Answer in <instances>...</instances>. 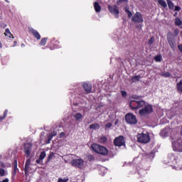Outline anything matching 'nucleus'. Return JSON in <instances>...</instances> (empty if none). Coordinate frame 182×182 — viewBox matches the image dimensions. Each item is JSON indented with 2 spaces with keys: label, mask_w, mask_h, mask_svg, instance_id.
Instances as JSON below:
<instances>
[{
  "label": "nucleus",
  "mask_w": 182,
  "mask_h": 182,
  "mask_svg": "<svg viewBox=\"0 0 182 182\" xmlns=\"http://www.w3.org/2000/svg\"><path fill=\"white\" fill-rule=\"evenodd\" d=\"M125 12H126V14H127L128 18L133 17V14L132 13V11H129L127 8L125 9Z\"/></svg>",
  "instance_id": "nucleus-29"
},
{
  "label": "nucleus",
  "mask_w": 182,
  "mask_h": 182,
  "mask_svg": "<svg viewBox=\"0 0 182 182\" xmlns=\"http://www.w3.org/2000/svg\"><path fill=\"white\" fill-rule=\"evenodd\" d=\"M150 113H153V106L151 105H146L142 109L139 110L140 116H147V114H150Z\"/></svg>",
  "instance_id": "nucleus-4"
},
{
  "label": "nucleus",
  "mask_w": 182,
  "mask_h": 182,
  "mask_svg": "<svg viewBox=\"0 0 182 182\" xmlns=\"http://www.w3.org/2000/svg\"><path fill=\"white\" fill-rule=\"evenodd\" d=\"M125 120L128 124H136L137 119L133 114H127L125 116Z\"/></svg>",
  "instance_id": "nucleus-7"
},
{
  "label": "nucleus",
  "mask_w": 182,
  "mask_h": 182,
  "mask_svg": "<svg viewBox=\"0 0 182 182\" xmlns=\"http://www.w3.org/2000/svg\"><path fill=\"white\" fill-rule=\"evenodd\" d=\"M122 2H126V0H119L117 1L118 5H120V4H122Z\"/></svg>",
  "instance_id": "nucleus-44"
},
{
  "label": "nucleus",
  "mask_w": 182,
  "mask_h": 182,
  "mask_svg": "<svg viewBox=\"0 0 182 182\" xmlns=\"http://www.w3.org/2000/svg\"><path fill=\"white\" fill-rule=\"evenodd\" d=\"M176 89L178 93H182V79L176 84Z\"/></svg>",
  "instance_id": "nucleus-18"
},
{
  "label": "nucleus",
  "mask_w": 182,
  "mask_h": 182,
  "mask_svg": "<svg viewBox=\"0 0 182 182\" xmlns=\"http://www.w3.org/2000/svg\"><path fill=\"white\" fill-rule=\"evenodd\" d=\"M139 101L132 100L131 101L129 104V107L132 110H137V106H138Z\"/></svg>",
  "instance_id": "nucleus-15"
},
{
  "label": "nucleus",
  "mask_w": 182,
  "mask_h": 182,
  "mask_svg": "<svg viewBox=\"0 0 182 182\" xmlns=\"http://www.w3.org/2000/svg\"><path fill=\"white\" fill-rule=\"evenodd\" d=\"M2 48V43L0 41V48Z\"/></svg>",
  "instance_id": "nucleus-56"
},
{
  "label": "nucleus",
  "mask_w": 182,
  "mask_h": 182,
  "mask_svg": "<svg viewBox=\"0 0 182 182\" xmlns=\"http://www.w3.org/2000/svg\"><path fill=\"white\" fill-rule=\"evenodd\" d=\"M108 10L109 11L110 14L114 15L115 18H119V14H120V11H119V7L116 5L113 6H108Z\"/></svg>",
  "instance_id": "nucleus-8"
},
{
  "label": "nucleus",
  "mask_w": 182,
  "mask_h": 182,
  "mask_svg": "<svg viewBox=\"0 0 182 182\" xmlns=\"http://www.w3.org/2000/svg\"><path fill=\"white\" fill-rule=\"evenodd\" d=\"M178 48L180 50V52L182 53V44L178 46Z\"/></svg>",
  "instance_id": "nucleus-43"
},
{
  "label": "nucleus",
  "mask_w": 182,
  "mask_h": 182,
  "mask_svg": "<svg viewBox=\"0 0 182 182\" xmlns=\"http://www.w3.org/2000/svg\"><path fill=\"white\" fill-rule=\"evenodd\" d=\"M114 146H117L118 147H122V146H124V137H123V136H119V137L116 138L114 140Z\"/></svg>",
  "instance_id": "nucleus-10"
},
{
  "label": "nucleus",
  "mask_w": 182,
  "mask_h": 182,
  "mask_svg": "<svg viewBox=\"0 0 182 182\" xmlns=\"http://www.w3.org/2000/svg\"><path fill=\"white\" fill-rule=\"evenodd\" d=\"M8 114V109H5L4 113V117H0V120H4L6 117V115Z\"/></svg>",
  "instance_id": "nucleus-34"
},
{
  "label": "nucleus",
  "mask_w": 182,
  "mask_h": 182,
  "mask_svg": "<svg viewBox=\"0 0 182 182\" xmlns=\"http://www.w3.org/2000/svg\"><path fill=\"white\" fill-rule=\"evenodd\" d=\"M158 4L162 6V8H167V3L164 0H158Z\"/></svg>",
  "instance_id": "nucleus-21"
},
{
  "label": "nucleus",
  "mask_w": 182,
  "mask_h": 182,
  "mask_svg": "<svg viewBox=\"0 0 182 182\" xmlns=\"http://www.w3.org/2000/svg\"><path fill=\"white\" fill-rule=\"evenodd\" d=\"M60 136V137H63V136H65V133L64 132H61Z\"/></svg>",
  "instance_id": "nucleus-52"
},
{
  "label": "nucleus",
  "mask_w": 182,
  "mask_h": 182,
  "mask_svg": "<svg viewBox=\"0 0 182 182\" xmlns=\"http://www.w3.org/2000/svg\"><path fill=\"white\" fill-rule=\"evenodd\" d=\"M107 141V138L106 136H102L99 139V143L103 144Z\"/></svg>",
  "instance_id": "nucleus-26"
},
{
  "label": "nucleus",
  "mask_w": 182,
  "mask_h": 182,
  "mask_svg": "<svg viewBox=\"0 0 182 182\" xmlns=\"http://www.w3.org/2000/svg\"><path fill=\"white\" fill-rule=\"evenodd\" d=\"M52 139H53V135H51V134H50V135L48 136V139L52 140Z\"/></svg>",
  "instance_id": "nucleus-48"
},
{
  "label": "nucleus",
  "mask_w": 182,
  "mask_h": 182,
  "mask_svg": "<svg viewBox=\"0 0 182 182\" xmlns=\"http://www.w3.org/2000/svg\"><path fill=\"white\" fill-rule=\"evenodd\" d=\"M175 25H176V26H180L181 25H182V21L180 20L178 18H176Z\"/></svg>",
  "instance_id": "nucleus-25"
},
{
  "label": "nucleus",
  "mask_w": 182,
  "mask_h": 182,
  "mask_svg": "<svg viewBox=\"0 0 182 182\" xmlns=\"http://www.w3.org/2000/svg\"><path fill=\"white\" fill-rule=\"evenodd\" d=\"M132 22L135 23H141L143 22V16L141 15V12H136L132 17Z\"/></svg>",
  "instance_id": "nucleus-9"
},
{
  "label": "nucleus",
  "mask_w": 182,
  "mask_h": 182,
  "mask_svg": "<svg viewBox=\"0 0 182 182\" xmlns=\"http://www.w3.org/2000/svg\"><path fill=\"white\" fill-rule=\"evenodd\" d=\"M6 1V2H7L8 4H9V1H8V0H5Z\"/></svg>",
  "instance_id": "nucleus-58"
},
{
  "label": "nucleus",
  "mask_w": 182,
  "mask_h": 182,
  "mask_svg": "<svg viewBox=\"0 0 182 182\" xmlns=\"http://www.w3.org/2000/svg\"><path fill=\"white\" fill-rule=\"evenodd\" d=\"M23 46H25V44H24V43H22V44H21V48H23Z\"/></svg>",
  "instance_id": "nucleus-57"
},
{
  "label": "nucleus",
  "mask_w": 182,
  "mask_h": 182,
  "mask_svg": "<svg viewBox=\"0 0 182 182\" xmlns=\"http://www.w3.org/2000/svg\"><path fill=\"white\" fill-rule=\"evenodd\" d=\"M91 149L97 154H101L102 156H107L109 154V150L103 146H100L97 144H92L91 145Z\"/></svg>",
  "instance_id": "nucleus-2"
},
{
  "label": "nucleus",
  "mask_w": 182,
  "mask_h": 182,
  "mask_svg": "<svg viewBox=\"0 0 182 182\" xmlns=\"http://www.w3.org/2000/svg\"><path fill=\"white\" fill-rule=\"evenodd\" d=\"M133 99H139V96L137 95H134L132 96Z\"/></svg>",
  "instance_id": "nucleus-50"
},
{
  "label": "nucleus",
  "mask_w": 182,
  "mask_h": 182,
  "mask_svg": "<svg viewBox=\"0 0 182 182\" xmlns=\"http://www.w3.org/2000/svg\"><path fill=\"white\" fill-rule=\"evenodd\" d=\"M50 134L53 135V137H55V136H56V134H57V132H53Z\"/></svg>",
  "instance_id": "nucleus-47"
},
{
  "label": "nucleus",
  "mask_w": 182,
  "mask_h": 182,
  "mask_svg": "<svg viewBox=\"0 0 182 182\" xmlns=\"http://www.w3.org/2000/svg\"><path fill=\"white\" fill-rule=\"evenodd\" d=\"M31 152H32V144H26L24 145V153L26 154V156H31Z\"/></svg>",
  "instance_id": "nucleus-12"
},
{
  "label": "nucleus",
  "mask_w": 182,
  "mask_h": 182,
  "mask_svg": "<svg viewBox=\"0 0 182 182\" xmlns=\"http://www.w3.org/2000/svg\"><path fill=\"white\" fill-rule=\"evenodd\" d=\"M17 171H18V161L15 160L14 163L13 176H16Z\"/></svg>",
  "instance_id": "nucleus-16"
},
{
  "label": "nucleus",
  "mask_w": 182,
  "mask_h": 182,
  "mask_svg": "<svg viewBox=\"0 0 182 182\" xmlns=\"http://www.w3.org/2000/svg\"><path fill=\"white\" fill-rule=\"evenodd\" d=\"M25 167V173H26L28 171V168H29V161H26Z\"/></svg>",
  "instance_id": "nucleus-37"
},
{
  "label": "nucleus",
  "mask_w": 182,
  "mask_h": 182,
  "mask_svg": "<svg viewBox=\"0 0 182 182\" xmlns=\"http://www.w3.org/2000/svg\"><path fill=\"white\" fill-rule=\"evenodd\" d=\"M119 124V119H117L114 122L115 126H117V124Z\"/></svg>",
  "instance_id": "nucleus-49"
},
{
  "label": "nucleus",
  "mask_w": 182,
  "mask_h": 182,
  "mask_svg": "<svg viewBox=\"0 0 182 182\" xmlns=\"http://www.w3.org/2000/svg\"><path fill=\"white\" fill-rule=\"evenodd\" d=\"M82 87H83L85 92L87 94H89V93H90V92H92V84L83 82Z\"/></svg>",
  "instance_id": "nucleus-13"
},
{
  "label": "nucleus",
  "mask_w": 182,
  "mask_h": 182,
  "mask_svg": "<svg viewBox=\"0 0 182 182\" xmlns=\"http://www.w3.org/2000/svg\"><path fill=\"white\" fill-rule=\"evenodd\" d=\"M140 79H141V77L140 75H134L132 78V81L135 83V82H139Z\"/></svg>",
  "instance_id": "nucleus-22"
},
{
  "label": "nucleus",
  "mask_w": 182,
  "mask_h": 182,
  "mask_svg": "<svg viewBox=\"0 0 182 182\" xmlns=\"http://www.w3.org/2000/svg\"><path fill=\"white\" fill-rule=\"evenodd\" d=\"M45 157H46V152L42 151L39 156L40 160H43V159H45Z\"/></svg>",
  "instance_id": "nucleus-30"
},
{
  "label": "nucleus",
  "mask_w": 182,
  "mask_h": 182,
  "mask_svg": "<svg viewBox=\"0 0 182 182\" xmlns=\"http://www.w3.org/2000/svg\"><path fill=\"white\" fill-rule=\"evenodd\" d=\"M42 161V159H41V158H39L38 159L36 160V163L38 164H41V162Z\"/></svg>",
  "instance_id": "nucleus-45"
},
{
  "label": "nucleus",
  "mask_w": 182,
  "mask_h": 182,
  "mask_svg": "<svg viewBox=\"0 0 182 182\" xmlns=\"http://www.w3.org/2000/svg\"><path fill=\"white\" fill-rule=\"evenodd\" d=\"M167 41L169 43L171 49L174 50L176 49V38H174V36L171 32H168L167 34Z\"/></svg>",
  "instance_id": "nucleus-6"
},
{
  "label": "nucleus",
  "mask_w": 182,
  "mask_h": 182,
  "mask_svg": "<svg viewBox=\"0 0 182 182\" xmlns=\"http://www.w3.org/2000/svg\"><path fill=\"white\" fill-rule=\"evenodd\" d=\"M136 137L139 143L146 144V143H149V141H150V135H149V133L138 134L136 135Z\"/></svg>",
  "instance_id": "nucleus-3"
},
{
  "label": "nucleus",
  "mask_w": 182,
  "mask_h": 182,
  "mask_svg": "<svg viewBox=\"0 0 182 182\" xmlns=\"http://www.w3.org/2000/svg\"><path fill=\"white\" fill-rule=\"evenodd\" d=\"M100 128V126L99 125V124H92L90 125V129H93L94 130H96Z\"/></svg>",
  "instance_id": "nucleus-23"
},
{
  "label": "nucleus",
  "mask_w": 182,
  "mask_h": 182,
  "mask_svg": "<svg viewBox=\"0 0 182 182\" xmlns=\"http://www.w3.org/2000/svg\"><path fill=\"white\" fill-rule=\"evenodd\" d=\"M94 8L95 9V11L97 12H100V11L102 10V7H100V5H99L98 2L94 3Z\"/></svg>",
  "instance_id": "nucleus-20"
},
{
  "label": "nucleus",
  "mask_w": 182,
  "mask_h": 182,
  "mask_svg": "<svg viewBox=\"0 0 182 182\" xmlns=\"http://www.w3.org/2000/svg\"><path fill=\"white\" fill-rule=\"evenodd\" d=\"M106 129H110L112 127V123L109 122L105 125Z\"/></svg>",
  "instance_id": "nucleus-40"
},
{
  "label": "nucleus",
  "mask_w": 182,
  "mask_h": 182,
  "mask_svg": "<svg viewBox=\"0 0 182 182\" xmlns=\"http://www.w3.org/2000/svg\"><path fill=\"white\" fill-rule=\"evenodd\" d=\"M1 167H4V168H5L6 167V166H5V164H1Z\"/></svg>",
  "instance_id": "nucleus-53"
},
{
  "label": "nucleus",
  "mask_w": 182,
  "mask_h": 182,
  "mask_svg": "<svg viewBox=\"0 0 182 182\" xmlns=\"http://www.w3.org/2000/svg\"><path fill=\"white\" fill-rule=\"evenodd\" d=\"M2 182H9V179L6 178V179L3 180Z\"/></svg>",
  "instance_id": "nucleus-51"
},
{
  "label": "nucleus",
  "mask_w": 182,
  "mask_h": 182,
  "mask_svg": "<svg viewBox=\"0 0 182 182\" xmlns=\"http://www.w3.org/2000/svg\"><path fill=\"white\" fill-rule=\"evenodd\" d=\"M170 134H171V129L168 127L162 129L160 133L161 137H167V136H170Z\"/></svg>",
  "instance_id": "nucleus-11"
},
{
  "label": "nucleus",
  "mask_w": 182,
  "mask_h": 182,
  "mask_svg": "<svg viewBox=\"0 0 182 182\" xmlns=\"http://www.w3.org/2000/svg\"><path fill=\"white\" fill-rule=\"evenodd\" d=\"M74 118L75 119V120L79 122V120H82V119H83V115L81 113L77 112L74 114Z\"/></svg>",
  "instance_id": "nucleus-17"
},
{
  "label": "nucleus",
  "mask_w": 182,
  "mask_h": 182,
  "mask_svg": "<svg viewBox=\"0 0 182 182\" xmlns=\"http://www.w3.org/2000/svg\"><path fill=\"white\" fill-rule=\"evenodd\" d=\"M154 42V37H151L149 41H148V43L149 45H153V43Z\"/></svg>",
  "instance_id": "nucleus-36"
},
{
  "label": "nucleus",
  "mask_w": 182,
  "mask_h": 182,
  "mask_svg": "<svg viewBox=\"0 0 182 182\" xmlns=\"http://www.w3.org/2000/svg\"><path fill=\"white\" fill-rule=\"evenodd\" d=\"M121 93L123 97H126V96H127V92L126 91H122Z\"/></svg>",
  "instance_id": "nucleus-39"
},
{
  "label": "nucleus",
  "mask_w": 182,
  "mask_h": 182,
  "mask_svg": "<svg viewBox=\"0 0 182 182\" xmlns=\"http://www.w3.org/2000/svg\"><path fill=\"white\" fill-rule=\"evenodd\" d=\"M154 59L156 62H161V55H156Z\"/></svg>",
  "instance_id": "nucleus-33"
},
{
  "label": "nucleus",
  "mask_w": 182,
  "mask_h": 182,
  "mask_svg": "<svg viewBox=\"0 0 182 182\" xmlns=\"http://www.w3.org/2000/svg\"><path fill=\"white\" fill-rule=\"evenodd\" d=\"M49 143H50V140H49V139L47 141V144H49Z\"/></svg>",
  "instance_id": "nucleus-54"
},
{
  "label": "nucleus",
  "mask_w": 182,
  "mask_h": 182,
  "mask_svg": "<svg viewBox=\"0 0 182 182\" xmlns=\"http://www.w3.org/2000/svg\"><path fill=\"white\" fill-rule=\"evenodd\" d=\"M1 28H6L8 26L6 25V23H1V25H0Z\"/></svg>",
  "instance_id": "nucleus-41"
},
{
  "label": "nucleus",
  "mask_w": 182,
  "mask_h": 182,
  "mask_svg": "<svg viewBox=\"0 0 182 182\" xmlns=\"http://www.w3.org/2000/svg\"><path fill=\"white\" fill-rule=\"evenodd\" d=\"M4 35H5V36H9V38H11V36H12V34L11 33V31H9V28H6L5 30Z\"/></svg>",
  "instance_id": "nucleus-27"
},
{
  "label": "nucleus",
  "mask_w": 182,
  "mask_h": 182,
  "mask_svg": "<svg viewBox=\"0 0 182 182\" xmlns=\"http://www.w3.org/2000/svg\"><path fill=\"white\" fill-rule=\"evenodd\" d=\"M47 41H48V38H42L40 43L41 46H45V45H46Z\"/></svg>",
  "instance_id": "nucleus-28"
},
{
  "label": "nucleus",
  "mask_w": 182,
  "mask_h": 182,
  "mask_svg": "<svg viewBox=\"0 0 182 182\" xmlns=\"http://www.w3.org/2000/svg\"><path fill=\"white\" fill-rule=\"evenodd\" d=\"M146 105V101L141 100L138 101L137 109H141V107H144Z\"/></svg>",
  "instance_id": "nucleus-19"
},
{
  "label": "nucleus",
  "mask_w": 182,
  "mask_h": 182,
  "mask_svg": "<svg viewBox=\"0 0 182 182\" xmlns=\"http://www.w3.org/2000/svg\"><path fill=\"white\" fill-rule=\"evenodd\" d=\"M172 147L173 151H178V153L182 152V139H178L172 143Z\"/></svg>",
  "instance_id": "nucleus-5"
},
{
  "label": "nucleus",
  "mask_w": 182,
  "mask_h": 182,
  "mask_svg": "<svg viewBox=\"0 0 182 182\" xmlns=\"http://www.w3.org/2000/svg\"><path fill=\"white\" fill-rule=\"evenodd\" d=\"M68 181H69V178H58V182H68Z\"/></svg>",
  "instance_id": "nucleus-32"
},
{
  "label": "nucleus",
  "mask_w": 182,
  "mask_h": 182,
  "mask_svg": "<svg viewBox=\"0 0 182 182\" xmlns=\"http://www.w3.org/2000/svg\"><path fill=\"white\" fill-rule=\"evenodd\" d=\"M54 156H55V153L51 152L50 154V155L48 156V160H52V159L53 158Z\"/></svg>",
  "instance_id": "nucleus-38"
},
{
  "label": "nucleus",
  "mask_w": 182,
  "mask_h": 182,
  "mask_svg": "<svg viewBox=\"0 0 182 182\" xmlns=\"http://www.w3.org/2000/svg\"><path fill=\"white\" fill-rule=\"evenodd\" d=\"M14 46H16L17 42H16V41H14Z\"/></svg>",
  "instance_id": "nucleus-55"
},
{
  "label": "nucleus",
  "mask_w": 182,
  "mask_h": 182,
  "mask_svg": "<svg viewBox=\"0 0 182 182\" xmlns=\"http://www.w3.org/2000/svg\"><path fill=\"white\" fill-rule=\"evenodd\" d=\"M6 172L3 168H0V177H4L5 176Z\"/></svg>",
  "instance_id": "nucleus-35"
},
{
  "label": "nucleus",
  "mask_w": 182,
  "mask_h": 182,
  "mask_svg": "<svg viewBox=\"0 0 182 182\" xmlns=\"http://www.w3.org/2000/svg\"><path fill=\"white\" fill-rule=\"evenodd\" d=\"M149 157L151 158V159H154V153L151 152V153L149 154Z\"/></svg>",
  "instance_id": "nucleus-42"
},
{
  "label": "nucleus",
  "mask_w": 182,
  "mask_h": 182,
  "mask_svg": "<svg viewBox=\"0 0 182 182\" xmlns=\"http://www.w3.org/2000/svg\"><path fill=\"white\" fill-rule=\"evenodd\" d=\"M167 4L169 8V9H174V4L171 0H167Z\"/></svg>",
  "instance_id": "nucleus-24"
},
{
  "label": "nucleus",
  "mask_w": 182,
  "mask_h": 182,
  "mask_svg": "<svg viewBox=\"0 0 182 182\" xmlns=\"http://www.w3.org/2000/svg\"><path fill=\"white\" fill-rule=\"evenodd\" d=\"M175 11H180V6H175Z\"/></svg>",
  "instance_id": "nucleus-46"
},
{
  "label": "nucleus",
  "mask_w": 182,
  "mask_h": 182,
  "mask_svg": "<svg viewBox=\"0 0 182 182\" xmlns=\"http://www.w3.org/2000/svg\"><path fill=\"white\" fill-rule=\"evenodd\" d=\"M65 163H70L73 167L82 168L85 166V161L82 159H73V155L70 154L64 158Z\"/></svg>",
  "instance_id": "nucleus-1"
},
{
  "label": "nucleus",
  "mask_w": 182,
  "mask_h": 182,
  "mask_svg": "<svg viewBox=\"0 0 182 182\" xmlns=\"http://www.w3.org/2000/svg\"><path fill=\"white\" fill-rule=\"evenodd\" d=\"M161 76H164V77H170V76H171V74H170L169 72L162 73Z\"/></svg>",
  "instance_id": "nucleus-31"
},
{
  "label": "nucleus",
  "mask_w": 182,
  "mask_h": 182,
  "mask_svg": "<svg viewBox=\"0 0 182 182\" xmlns=\"http://www.w3.org/2000/svg\"><path fill=\"white\" fill-rule=\"evenodd\" d=\"M29 32H31V33H33V36L36 38L38 41L41 39V34H39V33L36 30L33 29V28H30Z\"/></svg>",
  "instance_id": "nucleus-14"
}]
</instances>
